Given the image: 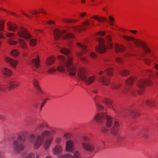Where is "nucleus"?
I'll return each mask as SVG.
<instances>
[{
    "instance_id": "f257e3e1",
    "label": "nucleus",
    "mask_w": 158,
    "mask_h": 158,
    "mask_svg": "<svg viewBox=\"0 0 158 158\" xmlns=\"http://www.w3.org/2000/svg\"><path fill=\"white\" fill-rule=\"evenodd\" d=\"M60 51L62 53L66 55L67 58L62 56H58V59L60 61V64L57 67V70L59 72H63L66 68L69 75L74 76L76 71L74 64L73 62V57L70 54V51L67 48H63L60 49Z\"/></svg>"
},
{
    "instance_id": "f03ea898",
    "label": "nucleus",
    "mask_w": 158,
    "mask_h": 158,
    "mask_svg": "<svg viewBox=\"0 0 158 158\" xmlns=\"http://www.w3.org/2000/svg\"><path fill=\"white\" fill-rule=\"evenodd\" d=\"M111 39L112 38L110 35H108L106 37L105 41L102 38L98 37L97 40L99 45L96 48V51L100 53H102L106 52L107 47L105 45V43L108 45L109 48H112L113 47V44Z\"/></svg>"
},
{
    "instance_id": "7ed1b4c3",
    "label": "nucleus",
    "mask_w": 158,
    "mask_h": 158,
    "mask_svg": "<svg viewBox=\"0 0 158 158\" xmlns=\"http://www.w3.org/2000/svg\"><path fill=\"white\" fill-rule=\"evenodd\" d=\"M112 69L109 68L105 71H101L99 72V82L103 85L108 86L110 83V79L109 77L112 76Z\"/></svg>"
},
{
    "instance_id": "20e7f679",
    "label": "nucleus",
    "mask_w": 158,
    "mask_h": 158,
    "mask_svg": "<svg viewBox=\"0 0 158 158\" xmlns=\"http://www.w3.org/2000/svg\"><path fill=\"white\" fill-rule=\"evenodd\" d=\"M25 138L23 135H19L17 138L14 140L12 143L13 151L16 153H19L24 149V143Z\"/></svg>"
},
{
    "instance_id": "39448f33",
    "label": "nucleus",
    "mask_w": 158,
    "mask_h": 158,
    "mask_svg": "<svg viewBox=\"0 0 158 158\" xmlns=\"http://www.w3.org/2000/svg\"><path fill=\"white\" fill-rule=\"evenodd\" d=\"M50 134L49 131H43L41 135H38L34 143V148L38 149L44 141L45 138L49 136Z\"/></svg>"
},
{
    "instance_id": "423d86ee",
    "label": "nucleus",
    "mask_w": 158,
    "mask_h": 158,
    "mask_svg": "<svg viewBox=\"0 0 158 158\" xmlns=\"http://www.w3.org/2000/svg\"><path fill=\"white\" fill-rule=\"evenodd\" d=\"M66 32V31L65 30L60 31L58 29H55L53 31L54 36L55 40H56L60 39L61 35L64 33L65 34L62 37V39H63L67 40L74 38V36L73 34L70 33H65Z\"/></svg>"
},
{
    "instance_id": "0eeeda50",
    "label": "nucleus",
    "mask_w": 158,
    "mask_h": 158,
    "mask_svg": "<svg viewBox=\"0 0 158 158\" xmlns=\"http://www.w3.org/2000/svg\"><path fill=\"white\" fill-rule=\"evenodd\" d=\"M81 145L83 148L85 150L90 152L94 151L95 152L98 151V150L95 148L94 144L91 143L89 139L86 137H83Z\"/></svg>"
},
{
    "instance_id": "6e6552de",
    "label": "nucleus",
    "mask_w": 158,
    "mask_h": 158,
    "mask_svg": "<svg viewBox=\"0 0 158 158\" xmlns=\"http://www.w3.org/2000/svg\"><path fill=\"white\" fill-rule=\"evenodd\" d=\"M94 100L95 104L98 103V102L101 100L102 103L105 104L108 107L112 109L116 113H118L115 106L112 104V102L110 99L106 98L102 99L100 97L96 95L94 97Z\"/></svg>"
},
{
    "instance_id": "1a4fd4ad",
    "label": "nucleus",
    "mask_w": 158,
    "mask_h": 158,
    "mask_svg": "<svg viewBox=\"0 0 158 158\" xmlns=\"http://www.w3.org/2000/svg\"><path fill=\"white\" fill-rule=\"evenodd\" d=\"M123 37L125 40H132L134 42L135 44L137 47H139L140 45H141L144 51L146 53H151L150 50L146 46L143 42L137 40H135L134 38L132 37H130L128 36H123Z\"/></svg>"
},
{
    "instance_id": "9d476101",
    "label": "nucleus",
    "mask_w": 158,
    "mask_h": 158,
    "mask_svg": "<svg viewBox=\"0 0 158 158\" xmlns=\"http://www.w3.org/2000/svg\"><path fill=\"white\" fill-rule=\"evenodd\" d=\"M17 34L19 37L24 38L26 40L32 38L31 34L26 29L23 27H20L18 29Z\"/></svg>"
},
{
    "instance_id": "9b49d317",
    "label": "nucleus",
    "mask_w": 158,
    "mask_h": 158,
    "mask_svg": "<svg viewBox=\"0 0 158 158\" xmlns=\"http://www.w3.org/2000/svg\"><path fill=\"white\" fill-rule=\"evenodd\" d=\"M76 45L80 48L82 51V52H79L77 53V57L84 63L88 62V61L86 58L81 56L83 53H85L87 51V47L85 45H82L78 43H76Z\"/></svg>"
},
{
    "instance_id": "f8f14e48",
    "label": "nucleus",
    "mask_w": 158,
    "mask_h": 158,
    "mask_svg": "<svg viewBox=\"0 0 158 158\" xmlns=\"http://www.w3.org/2000/svg\"><path fill=\"white\" fill-rule=\"evenodd\" d=\"M151 83V81L148 79H142L139 81L137 84V85L140 89V92L138 91L139 94H141L142 93L146 85H150Z\"/></svg>"
},
{
    "instance_id": "ddd939ff",
    "label": "nucleus",
    "mask_w": 158,
    "mask_h": 158,
    "mask_svg": "<svg viewBox=\"0 0 158 158\" xmlns=\"http://www.w3.org/2000/svg\"><path fill=\"white\" fill-rule=\"evenodd\" d=\"M58 158H81L80 152L79 151L76 150L71 154L68 153L65 155H60L57 156Z\"/></svg>"
},
{
    "instance_id": "4468645a",
    "label": "nucleus",
    "mask_w": 158,
    "mask_h": 158,
    "mask_svg": "<svg viewBox=\"0 0 158 158\" xmlns=\"http://www.w3.org/2000/svg\"><path fill=\"white\" fill-rule=\"evenodd\" d=\"M77 75L80 79L84 81L87 76V71L84 68H81L78 71Z\"/></svg>"
},
{
    "instance_id": "2eb2a0df",
    "label": "nucleus",
    "mask_w": 158,
    "mask_h": 158,
    "mask_svg": "<svg viewBox=\"0 0 158 158\" xmlns=\"http://www.w3.org/2000/svg\"><path fill=\"white\" fill-rule=\"evenodd\" d=\"M119 127L120 125L118 122L117 121H115L113 127L110 129V131L111 134L114 136L117 135Z\"/></svg>"
},
{
    "instance_id": "dca6fc26",
    "label": "nucleus",
    "mask_w": 158,
    "mask_h": 158,
    "mask_svg": "<svg viewBox=\"0 0 158 158\" xmlns=\"http://www.w3.org/2000/svg\"><path fill=\"white\" fill-rule=\"evenodd\" d=\"M107 115L104 113H97L94 116V118L97 122L102 123L103 122L104 119L106 118Z\"/></svg>"
},
{
    "instance_id": "f3484780",
    "label": "nucleus",
    "mask_w": 158,
    "mask_h": 158,
    "mask_svg": "<svg viewBox=\"0 0 158 158\" xmlns=\"http://www.w3.org/2000/svg\"><path fill=\"white\" fill-rule=\"evenodd\" d=\"M6 35L9 38L7 40V42L9 44L11 45H13L17 44V41L12 40H15L16 37L15 34L12 33H8L6 34Z\"/></svg>"
},
{
    "instance_id": "a211bd4d",
    "label": "nucleus",
    "mask_w": 158,
    "mask_h": 158,
    "mask_svg": "<svg viewBox=\"0 0 158 158\" xmlns=\"http://www.w3.org/2000/svg\"><path fill=\"white\" fill-rule=\"evenodd\" d=\"M89 22L88 21H86L83 22L82 24V26H77L73 27V30L75 31H80L81 30H85L87 29L86 27L89 25Z\"/></svg>"
},
{
    "instance_id": "6ab92c4d",
    "label": "nucleus",
    "mask_w": 158,
    "mask_h": 158,
    "mask_svg": "<svg viewBox=\"0 0 158 158\" xmlns=\"http://www.w3.org/2000/svg\"><path fill=\"white\" fill-rule=\"evenodd\" d=\"M65 148L67 151L73 152L74 149L73 142L71 140H68L66 143Z\"/></svg>"
},
{
    "instance_id": "aec40b11",
    "label": "nucleus",
    "mask_w": 158,
    "mask_h": 158,
    "mask_svg": "<svg viewBox=\"0 0 158 158\" xmlns=\"http://www.w3.org/2000/svg\"><path fill=\"white\" fill-rule=\"evenodd\" d=\"M8 29L9 31H15L18 28V27L15 23L11 22H8L7 23Z\"/></svg>"
},
{
    "instance_id": "412c9836",
    "label": "nucleus",
    "mask_w": 158,
    "mask_h": 158,
    "mask_svg": "<svg viewBox=\"0 0 158 158\" xmlns=\"http://www.w3.org/2000/svg\"><path fill=\"white\" fill-rule=\"evenodd\" d=\"M96 79V77L95 76H90L88 78L87 77L84 82L86 85H89L92 84L95 81Z\"/></svg>"
},
{
    "instance_id": "4be33fe9",
    "label": "nucleus",
    "mask_w": 158,
    "mask_h": 158,
    "mask_svg": "<svg viewBox=\"0 0 158 158\" xmlns=\"http://www.w3.org/2000/svg\"><path fill=\"white\" fill-rule=\"evenodd\" d=\"M40 59L38 56L36 57V59H33L32 60V63L35 65V67L33 69L34 71L39 72V71L36 69L40 66L39 63Z\"/></svg>"
},
{
    "instance_id": "5701e85b",
    "label": "nucleus",
    "mask_w": 158,
    "mask_h": 158,
    "mask_svg": "<svg viewBox=\"0 0 158 158\" xmlns=\"http://www.w3.org/2000/svg\"><path fill=\"white\" fill-rule=\"evenodd\" d=\"M53 138L50 137L48 138L47 139L44 144L43 147L45 150H47L49 147V146Z\"/></svg>"
},
{
    "instance_id": "b1692460",
    "label": "nucleus",
    "mask_w": 158,
    "mask_h": 158,
    "mask_svg": "<svg viewBox=\"0 0 158 158\" xmlns=\"http://www.w3.org/2000/svg\"><path fill=\"white\" fill-rule=\"evenodd\" d=\"M62 147L60 145H56L53 149L52 152L53 154L56 155L62 152Z\"/></svg>"
},
{
    "instance_id": "393cba45",
    "label": "nucleus",
    "mask_w": 158,
    "mask_h": 158,
    "mask_svg": "<svg viewBox=\"0 0 158 158\" xmlns=\"http://www.w3.org/2000/svg\"><path fill=\"white\" fill-rule=\"evenodd\" d=\"M6 61L8 63H9L10 65L13 67L15 68L17 62L14 60L12 59L11 58L7 57L5 59Z\"/></svg>"
},
{
    "instance_id": "a878e982",
    "label": "nucleus",
    "mask_w": 158,
    "mask_h": 158,
    "mask_svg": "<svg viewBox=\"0 0 158 158\" xmlns=\"http://www.w3.org/2000/svg\"><path fill=\"white\" fill-rule=\"evenodd\" d=\"M18 40L20 47L23 49H25L27 48V46L26 44V43L23 39L19 38Z\"/></svg>"
},
{
    "instance_id": "bb28decb",
    "label": "nucleus",
    "mask_w": 158,
    "mask_h": 158,
    "mask_svg": "<svg viewBox=\"0 0 158 158\" xmlns=\"http://www.w3.org/2000/svg\"><path fill=\"white\" fill-rule=\"evenodd\" d=\"M114 49L116 52H123L125 48L122 45L116 44L114 45Z\"/></svg>"
},
{
    "instance_id": "cd10ccee",
    "label": "nucleus",
    "mask_w": 158,
    "mask_h": 158,
    "mask_svg": "<svg viewBox=\"0 0 158 158\" xmlns=\"http://www.w3.org/2000/svg\"><path fill=\"white\" fill-rule=\"evenodd\" d=\"M56 59L53 56H51L48 58L46 60V64L48 66L52 64L55 61Z\"/></svg>"
},
{
    "instance_id": "c85d7f7f",
    "label": "nucleus",
    "mask_w": 158,
    "mask_h": 158,
    "mask_svg": "<svg viewBox=\"0 0 158 158\" xmlns=\"http://www.w3.org/2000/svg\"><path fill=\"white\" fill-rule=\"evenodd\" d=\"M33 83L35 88L37 90L38 92L39 93H42V92L39 87L38 84V81L35 79H34L33 80Z\"/></svg>"
},
{
    "instance_id": "c756f323",
    "label": "nucleus",
    "mask_w": 158,
    "mask_h": 158,
    "mask_svg": "<svg viewBox=\"0 0 158 158\" xmlns=\"http://www.w3.org/2000/svg\"><path fill=\"white\" fill-rule=\"evenodd\" d=\"M106 120V126L108 128H109L112 124V118L107 115L105 118Z\"/></svg>"
},
{
    "instance_id": "7c9ffc66",
    "label": "nucleus",
    "mask_w": 158,
    "mask_h": 158,
    "mask_svg": "<svg viewBox=\"0 0 158 158\" xmlns=\"http://www.w3.org/2000/svg\"><path fill=\"white\" fill-rule=\"evenodd\" d=\"M91 18L97 20L99 22H107L108 21V20L106 19L103 17H98L97 16H93Z\"/></svg>"
},
{
    "instance_id": "2f4dec72",
    "label": "nucleus",
    "mask_w": 158,
    "mask_h": 158,
    "mask_svg": "<svg viewBox=\"0 0 158 158\" xmlns=\"http://www.w3.org/2000/svg\"><path fill=\"white\" fill-rule=\"evenodd\" d=\"M2 71L4 75L8 76H10L12 73L11 70L6 68H4Z\"/></svg>"
},
{
    "instance_id": "473e14b6",
    "label": "nucleus",
    "mask_w": 158,
    "mask_h": 158,
    "mask_svg": "<svg viewBox=\"0 0 158 158\" xmlns=\"http://www.w3.org/2000/svg\"><path fill=\"white\" fill-rule=\"evenodd\" d=\"M146 103L149 106L152 107H154L156 105L155 101L154 100H147Z\"/></svg>"
},
{
    "instance_id": "72a5a7b5",
    "label": "nucleus",
    "mask_w": 158,
    "mask_h": 158,
    "mask_svg": "<svg viewBox=\"0 0 158 158\" xmlns=\"http://www.w3.org/2000/svg\"><path fill=\"white\" fill-rule=\"evenodd\" d=\"M23 158H35L34 154L32 152L24 153L23 155Z\"/></svg>"
},
{
    "instance_id": "f704fd0d",
    "label": "nucleus",
    "mask_w": 158,
    "mask_h": 158,
    "mask_svg": "<svg viewBox=\"0 0 158 158\" xmlns=\"http://www.w3.org/2000/svg\"><path fill=\"white\" fill-rule=\"evenodd\" d=\"M130 115L133 118H136L140 114L136 110H132L130 112Z\"/></svg>"
},
{
    "instance_id": "c9c22d12",
    "label": "nucleus",
    "mask_w": 158,
    "mask_h": 158,
    "mask_svg": "<svg viewBox=\"0 0 158 158\" xmlns=\"http://www.w3.org/2000/svg\"><path fill=\"white\" fill-rule=\"evenodd\" d=\"M120 75L123 77H126L129 74V72L127 70L122 69L119 72Z\"/></svg>"
},
{
    "instance_id": "e433bc0d",
    "label": "nucleus",
    "mask_w": 158,
    "mask_h": 158,
    "mask_svg": "<svg viewBox=\"0 0 158 158\" xmlns=\"http://www.w3.org/2000/svg\"><path fill=\"white\" fill-rule=\"evenodd\" d=\"M19 52L17 49L12 50L10 52L11 55L13 56L16 57L19 55Z\"/></svg>"
},
{
    "instance_id": "4c0bfd02",
    "label": "nucleus",
    "mask_w": 158,
    "mask_h": 158,
    "mask_svg": "<svg viewBox=\"0 0 158 158\" xmlns=\"http://www.w3.org/2000/svg\"><path fill=\"white\" fill-rule=\"evenodd\" d=\"M29 44L30 45L35 46L37 44V40L36 39H32L29 40Z\"/></svg>"
},
{
    "instance_id": "58836bf2",
    "label": "nucleus",
    "mask_w": 158,
    "mask_h": 158,
    "mask_svg": "<svg viewBox=\"0 0 158 158\" xmlns=\"http://www.w3.org/2000/svg\"><path fill=\"white\" fill-rule=\"evenodd\" d=\"M134 79L132 77H130L125 82L126 85H132L134 82Z\"/></svg>"
},
{
    "instance_id": "ea45409f",
    "label": "nucleus",
    "mask_w": 158,
    "mask_h": 158,
    "mask_svg": "<svg viewBox=\"0 0 158 158\" xmlns=\"http://www.w3.org/2000/svg\"><path fill=\"white\" fill-rule=\"evenodd\" d=\"M97 109L98 111L103 110L104 107L102 105L99 104V103H96L95 104Z\"/></svg>"
},
{
    "instance_id": "a19ab883",
    "label": "nucleus",
    "mask_w": 158,
    "mask_h": 158,
    "mask_svg": "<svg viewBox=\"0 0 158 158\" xmlns=\"http://www.w3.org/2000/svg\"><path fill=\"white\" fill-rule=\"evenodd\" d=\"M131 88L130 87H127L125 89L122 90V94H126L127 92L130 91Z\"/></svg>"
},
{
    "instance_id": "79ce46f5",
    "label": "nucleus",
    "mask_w": 158,
    "mask_h": 158,
    "mask_svg": "<svg viewBox=\"0 0 158 158\" xmlns=\"http://www.w3.org/2000/svg\"><path fill=\"white\" fill-rule=\"evenodd\" d=\"M56 70L53 68H51L47 71V72L49 74L54 73L56 71Z\"/></svg>"
},
{
    "instance_id": "37998d69",
    "label": "nucleus",
    "mask_w": 158,
    "mask_h": 158,
    "mask_svg": "<svg viewBox=\"0 0 158 158\" xmlns=\"http://www.w3.org/2000/svg\"><path fill=\"white\" fill-rule=\"evenodd\" d=\"M4 29V22L1 21L0 22V31H2Z\"/></svg>"
},
{
    "instance_id": "c03bdc74",
    "label": "nucleus",
    "mask_w": 158,
    "mask_h": 158,
    "mask_svg": "<svg viewBox=\"0 0 158 158\" xmlns=\"http://www.w3.org/2000/svg\"><path fill=\"white\" fill-rule=\"evenodd\" d=\"M62 20L63 22L65 23H69L73 22V21H72L70 19H62Z\"/></svg>"
},
{
    "instance_id": "a18cd8bd",
    "label": "nucleus",
    "mask_w": 158,
    "mask_h": 158,
    "mask_svg": "<svg viewBox=\"0 0 158 158\" xmlns=\"http://www.w3.org/2000/svg\"><path fill=\"white\" fill-rule=\"evenodd\" d=\"M48 98H47L46 99H44L43 102L41 103V106H40V110H41L42 108L44 106V104L45 103L46 101L47 100H48Z\"/></svg>"
},
{
    "instance_id": "49530a36",
    "label": "nucleus",
    "mask_w": 158,
    "mask_h": 158,
    "mask_svg": "<svg viewBox=\"0 0 158 158\" xmlns=\"http://www.w3.org/2000/svg\"><path fill=\"white\" fill-rule=\"evenodd\" d=\"M120 87V85H113L112 86L111 88L113 89H117L119 88Z\"/></svg>"
},
{
    "instance_id": "de8ad7c7",
    "label": "nucleus",
    "mask_w": 158,
    "mask_h": 158,
    "mask_svg": "<svg viewBox=\"0 0 158 158\" xmlns=\"http://www.w3.org/2000/svg\"><path fill=\"white\" fill-rule=\"evenodd\" d=\"M144 61L146 64L149 65H150L151 60L148 59H145L144 60Z\"/></svg>"
},
{
    "instance_id": "09e8293b",
    "label": "nucleus",
    "mask_w": 158,
    "mask_h": 158,
    "mask_svg": "<svg viewBox=\"0 0 158 158\" xmlns=\"http://www.w3.org/2000/svg\"><path fill=\"white\" fill-rule=\"evenodd\" d=\"M61 140L62 139L58 137L56 139L55 142L56 143H59L61 142Z\"/></svg>"
},
{
    "instance_id": "8fccbe9b",
    "label": "nucleus",
    "mask_w": 158,
    "mask_h": 158,
    "mask_svg": "<svg viewBox=\"0 0 158 158\" xmlns=\"http://www.w3.org/2000/svg\"><path fill=\"white\" fill-rule=\"evenodd\" d=\"M108 129L106 127H103L102 129V131L104 133H106L108 132Z\"/></svg>"
},
{
    "instance_id": "3c124183",
    "label": "nucleus",
    "mask_w": 158,
    "mask_h": 158,
    "mask_svg": "<svg viewBox=\"0 0 158 158\" xmlns=\"http://www.w3.org/2000/svg\"><path fill=\"white\" fill-rule=\"evenodd\" d=\"M109 19L110 21V23L111 25H113V22L114 21V19L111 16L109 17Z\"/></svg>"
},
{
    "instance_id": "603ef678",
    "label": "nucleus",
    "mask_w": 158,
    "mask_h": 158,
    "mask_svg": "<svg viewBox=\"0 0 158 158\" xmlns=\"http://www.w3.org/2000/svg\"><path fill=\"white\" fill-rule=\"evenodd\" d=\"M105 33L104 31H101L97 33V35L99 36H102L103 35L105 34Z\"/></svg>"
},
{
    "instance_id": "864d4df0",
    "label": "nucleus",
    "mask_w": 158,
    "mask_h": 158,
    "mask_svg": "<svg viewBox=\"0 0 158 158\" xmlns=\"http://www.w3.org/2000/svg\"><path fill=\"white\" fill-rule=\"evenodd\" d=\"M116 61L117 62L121 63L122 62V59L119 57H117L116 58Z\"/></svg>"
},
{
    "instance_id": "5fc2aeb1",
    "label": "nucleus",
    "mask_w": 158,
    "mask_h": 158,
    "mask_svg": "<svg viewBox=\"0 0 158 158\" xmlns=\"http://www.w3.org/2000/svg\"><path fill=\"white\" fill-rule=\"evenodd\" d=\"M38 104L37 102H35L33 104L32 106L34 108H37Z\"/></svg>"
},
{
    "instance_id": "6e6d98bb",
    "label": "nucleus",
    "mask_w": 158,
    "mask_h": 158,
    "mask_svg": "<svg viewBox=\"0 0 158 158\" xmlns=\"http://www.w3.org/2000/svg\"><path fill=\"white\" fill-rule=\"evenodd\" d=\"M69 135H70L69 134V133H65L64 134V135H63V137L65 139H67L68 138L69 136Z\"/></svg>"
},
{
    "instance_id": "4d7b16f0",
    "label": "nucleus",
    "mask_w": 158,
    "mask_h": 158,
    "mask_svg": "<svg viewBox=\"0 0 158 158\" xmlns=\"http://www.w3.org/2000/svg\"><path fill=\"white\" fill-rule=\"evenodd\" d=\"M90 56L93 58H95L96 57V55L95 53L92 52L90 54Z\"/></svg>"
},
{
    "instance_id": "13d9d810",
    "label": "nucleus",
    "mask_w": 158,
    "mask_h": 158,
    "mask_svg": "<svg viewBox=\"0 0 158 158\" xmlns=\"http://www.w3.org/2000/svg\"><path fill=\"white\" fill-rule=\"evenodd\" d=\"M30 138L31 139L33 140L35 139V135L33 134L31 135L30 136Z\"/></svg>"
},
{
    "instance_id": "bf43d9fd",
    "label": "nucleus",
    "mask_w": 158,
    "mask_h": 158,
    "mask_svg": "<svg viewBox=\"0 0 158 158\" xmlns=\"http://www.w3.org/2000/svg\"><path fill=\"white\" fill-rule=\"evenodd\" d=\"M44 124H43L42 123H41L38 125V127L39 129H41L43 128V127H44Z\"/></svg>"
},
{
    "instance_id": "052dcab7",
    "label": "nucleus",
    "mask_w": 158,
    "mask_h": 158,
    "mask_svg": "<svg viewBox=\"0 0 158 158\" xmlns=\"http://www.w3.org/2000/svg\"><path fill=\"white\" fill-rule=\"evenodd\" d=\"M22 14L26 16H27V17H28V18H30L31 17V16L30 15H27L26 14H25V13H24L23 11H22Z\"/></svg>"
},
{
    "instance_id": "680f3d73",
    "label": "nucleus",
    "mask_w": 158,
    "mask_h": 158,
    "mask_svg": "<svg viewBox=\"0 0 158 158\" xmlns=\"http://www.w3.org/2000/svg\"><path fill=\"white\" fill-rule=\"evenodd\" d=\"M9 12L10 14H11V15H14V16H16V17H18L19 16V15L16 14L15 13H14L12 12Z\"/></svg>"
},
{
    "instance_id": "e2e57ef3",
    "label": "nucleus",
    "mask_w": 158,
    "mask_h": 158,
    "mask_svg": "<svg viewBox=\"0 0 158 158\" xmlns=\"http://www.w3.org/2000/svg\"><path fill=\"white\" fill-rule=\"evenodd\" d=\"M124 139V137L119 136L118 137V139L120 140H122Z\"/></svg>"
},
{
    "instance_id": "0e129e2a",
    "label": "nucleus",
    "mask_w": 158,
    "mask_h": 158,
    "mask_svg": "<svg viewBox=\"0 0 158 158\" xmlns=\"http://www.w3.org/2000/svg\"><path fill=\"white\" fill-rule=\"evenodd\" d=\"M48 24H54L55 22L49 20L48 22Z\"/></svg>"
},
{
    "instance_id": "69168bd1",
    "label": "nucleus",
    "mask_w": 158,
    "mask_h": 158,
    "mask_svg": "<svg viewBox=\"0 0 158 158\" xmlns=\"http://www.w3.org/2000/svg\"><path fill=\"white\" fill-rule=\"evenodd\" d=\"M86 14V13L83 12V13H81L80 14V16L81 17H84L85 16Z\"/></svg>"
},
{
    "instance_id": "338daca9",
    "label": "nucleus",
    "mask_w": 158,
    "mask_h": 158,
    "mask_svg": "<svg viewBox=\"0 0 158 158\" xmlns=\"http://www.w3.org/2000/svg\"><path fill=\"white\" fill-rule=\"evenodd\" d=\"M31 12L32 13V14L33 15H35L36 14H37L38 12L37 11L35 10H34L33 12Z\"/></svg>"
},
{
    "instance_id": "774afa93",
    "label": "nucleus",
    "mask_w": 158,
    "mask_h": 158,
    "mask_svg": "<svg viewBox=\"0 0 158 158\" xmlns=\"http://www.w3.org/2000/svg\"><path fill=\"white\" fill-rule=\"evenodd\" d=\"M40 12L41 13H43L44 14H46V12L43 10H40Z\"/></svg>"
}]
</instances>
